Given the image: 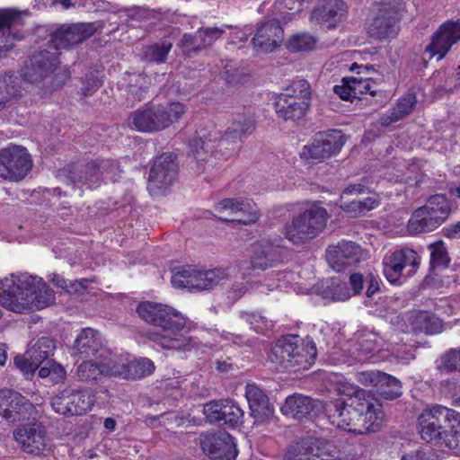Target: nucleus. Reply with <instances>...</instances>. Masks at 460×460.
Masks as SVG:
<instances>
[{
	"label": "nucleus",
	"mask_w": 460,
	"mask_h": 460,
	"mask_svg": "<svg viewBox=\"0 0 460 460\" xmlns=\"http://www.w3.org/2000/svg\"><path fill=\"white\" fill-rule=\"evenodd\" d=\"M341 84L334 85L333 92L341 99L344 101H353L356 99V93L354 92L352 83H350V77H344L341 80Z\"/></svg>",
	"instance_id": "0e129e2a"
},
{
	"label": "nucleus",
	"mask_w": 460,
	"mask_h": 460,
	"mask_svg": "<svg viewBox=\"0 0 460 460\" xmlns=\"http://www.w3.org/2000/svg\"><path fill=\"white\" fill-rule=\"evenodd\" d=\"M119 85L131 96L133 102H140L151 85V79L144 73H125Z\"/></svg>",
	"instance_id": "2f4dec72"
},
{
	"label": "nucleus",
	"mask_w": 460,
	"mask_h": 460,
	"mask_svg": "<svg viewBox=\"0 0 460 460\" xmlns=\"http://www.w3.org/2000/svg\"><path fill=\"white\" fill-rule=\"evenodd\" d=\"M34 407L20 393L11 389H0V416L9 423L26 420Z\"/></svg>",
	"instance_id": "6ab92c4d"
},
{
	"label": "nucleus",
	"mask_w": 460,
	"mask_h": 460,
	"mask_svg": "<svg viewBox=\"0 0 460 460\" xmlns=\"http://www.w3.org/2000/svg\"><path fill=\"white\" fill-rule=\"evenodd\" d=\"M284 31L276 19L268 20L258 25L252 40L253 49L258 52H271L283 40Z\"/></svg>",
	"instance_id": "b1692460"
},
{
	"label": "nucleus",
	"mask_w": 460,
	"mask_h": 460,
	"mask_svg": "<svg viewBox=\"0 0 460 460\" xmlns=\"http://www.w3.org/2000/svg\"><path fill=\"white\" fill-rule=\"evenodd\" d=\"M417 103V97L414 93L408 92L402 95L396 102L395 106L387 111L381 117V124L385 127L390 126L408 116L413 111Z\"/></svg>",
	"instance_id": "72a5a7b5"
},
{
	"label": "nucleus",
	"mask_w": 460,
	"mask_h": 460,
	"mask_svg": "<svg viewBox=\"0 0 460 460\" xmlns=\"http://www.w3.org/2000/svg\"><path fill=\"white\" fill-rule=\"evenodd\" d=\"M21 13L14 9L0 10V56L14 45L15 40L22 39L20 28L22 26Z\"/></svg>",
	"instance_id": "5701e85b"
},
{
	"label": "nucleus",
	"mask_w": 460,
	"mask_h": 460,
	"mask_svg": "<svg viewBox=\"0 0 460 460\" xmlns=\"http://www.w3.org/2000/svg\"><path fill=\"white\" fill-rule=\"evenodd\" d=\"M342 393L348 395L354 394L353 407H356L358 414L363 416L360 420L363 422L355 427L358 434L377 432L384 420L383 407L379 401L367 394L364 390L353 386H350L348 392L344 389Z\"/></svg>",
	"instance_id": "9b49d317"
},
{
	"label": "nucleus",
	"mask_w": 460,
	"mask_h": 460,
	"mask_svg": "<svg viewBox=\"0 0 460 460\" xmlns=\"http://www.w3.org/2000/svg\"><path fill=\"white\" fill-rule=\"evenodd\" d=\"M282 250L270 241L261 240L253 245L251 257L252 269L265 270L281 261Z\"/></svg>",
	"instance_id": "cd10ccee"
},
{
	"label": "nucleus",
	"mask_w": 460,
	"mask_h": 460,
	"mask_svg": "<svg viewBox=\"0 0 460 460\" xmlns=\"http://www.w3.org/2000/svg\"><path fill=\"white\" fill-rule=\"evenodd\" d=\"M397 259L394 260L391 252L384 257L383 272L386 279L393 285L400 286L410 277L407 271H402L401 266L398 265Z\"/></svg>",
	"instance_id": "79ce46f5"
},
{
	"label": "nucleus",
	"mask_w": 460,
	"mask_h": 460,
	"mask_svg": "<svg viewBox=\"0 0 460 460\" xmlns=\"http://www.w3.org/2000/svg\"><path fill=\"white\" fill-rule=\"evenodd\" d=\"M316 354L312 339L288 334L276 341L268 358L279 371H299L308 369L314 363Z\"/></svg>",
	"instance_id": "39448f33"
},
{
	"label": "nucleus",
	"mask_w": 460,
	"mask_h": 460,
	"mask_svg": "<svg viewBox=\"0 0 460 460\" xmlns=\"http://www.w3.org/2000/svg\"><path fill=\"white\" fill-rule=\"evenodd\" d=\"M241 316L257 333L264 334L272 328L271 322L259 312L243 313Z\"/></svg>",
	"instance_id": "5fc2aeb1"
},
{
	"label": "nucleus",
	"mask_w": 460,
	"mask_h": 460,
	"mask_svg": "<svg viewBox=\"0 0 460 460\" xmlns=\"http://www.w3.org/2000/svg\"><path fill=\"white\" fill-rule=\"evenodd\" d=\"M460 40V20L444 22L433 34L431 42L426 47L425 53L429 58L437 57L441 60L452 46Z\"/></svg>",
	"instance_id": "4be33fe9"
},
{
	"label": "nucleus",
	"mask_w": 460,
	"mask_h": 460,
	"mask_svg": "<svg viewBox=\"0 0 460 460\" xmlns=\"http://www.w3.org/2000/svg\"><path fill=\"white\" fill-rule=\"evenodd\" d=\"M439 226L438 218L430 217L422 207L417 208L410 217L407 230L411 234H418L424 232H431Z\"/></svg>",
	"instance_id": "c9c22d12"
},
{
	"label": "nucleus",
	"mask_w": 460,
	"mask_h": 460,
	"mask_svg": "<svg viewBox=\"0 0 460 460\" xmlns=\"http://www.w3.org/2000/svg\"><path fill=\"white\" fill-rule=\"evenodd\" d=\"M203 412L210 423L235 428L243 422V411L232 400L210 401L204 404Z\"/></svg>",
	"instance_id": "412c9836"
},
{
	"label": "nucleus",
	"mask_w": 460,
	"mask_h": 460,
	"mask_svg": "<svg viewBox=\"0 0 460 460\" xmlns=\"http://www.w3.org/2000/svg\"><path fill=\"white\" fill-rule=\"evenodd\" d=\"M393 258L397 259L398 265L402 271H407L408 276H412L420 263V257L411 248L402 247L391 252Z\"/></svg>",
	"instance_id": "a19ab883"
},
{
	"label": "nucleus",
	"mask_w": 460,
	"mask_h": 460,
	"mask_svg": "<svg viewBox=\"0 0 460 460\" xmlns=\"http://www.w3.org/2000/svg\"><path fill=\"white\" fill-rule=\"evenodd\" d=\"M172 47L171 42L162 41L148 46L143 53L145 60L157 64L164 63Z\"/></svg>",
	"instance_id": "8fccbe9b"
},
{
	"label": "nucleus",
	"mask_w": 460,
	"mask_h": 460,
	"mask_svg": "<svg viewBox=\"0 0 460 460\" xmlns=\"http://www.w3.org/2000/svg\"><path fill=\"white\" fill-rule=\"evenodd\" d=\"M70 179L74 183L81 184L90 190L96 189L102 183V177L100 175L99 165H96V160L71 172Z\"/></svg>",
	"instance_id": "f704fd0d"
},
{
	"label": "nucleus",
	"mask_w": 460,
	"mask_h": 460,
	"mask_svg": "<svg viewBox=\"0 0 460 460\" xmlns=\"http://www.w3.org/2000/svg\"><path fill=\"white\" fill-rule=\"evenodd\" d=\"M100 86L101 81L99 78L95 75L90 74L85 76L79 93L84 97L91 96L99 89Z\"/></svg>",
	"instance_id": "338daca9"
},
{
	"label": "nucleus",
	"mask_w": 460,
	"mask_h": 460,
	"mask_svg": "<svg viewBox=\"0 0 460 460\" xmlns=\"http://www.w3.org/2000/svg\"><path fill=\"white\" fill-rule=\"evenodd\" d=\"M379 393L386 400H394L402 394V383L396 377L389 375V379H383Z\"/></svg>",
	"instance_id": "13d9d810"
},
{
	"label": "nucleus",
	"mask_w": 460,
	"mask_h": 460,
	"mask_svg": "<svg viewBox=\"0 0 460 460\" xmlns=\"http://www.w3.org/2000/svg\"><path fill=\"white\" fill-rule=\"evenodd\" d=\"M314 438L307 437L291 445L285 455V460H313Z\"/></svg>",
	"instance_id": "a18cd8bd"
},
{
	"label": "nucleus",
	"mask_w": 460,
	"mask_h": 460,
	"mask_svg": "<svg viewBox=\"0 0 460 460\" xmlns=\"http://www.w3.org/2000/svg\"><path fill=\"white\" fill-rule=\"evenodd\" d=\"M200 447L212 460H234L238 454L234 439L227 432L202 434Z\"/></svg>",
	"instance_id": "aec40b11"
},
{
	"label": "nucleus",
	"mask_w": 460,
	"mask_h": 460,
	"mask_svg": "<svg viewBox=\"0 0 460 460\" xmlns=\"http://www.w3.org/2000/svg\"><path fill=\"white\" fill-rule=\"evenodd\" d=\"M186 111V106L179 102L167 105H151L137 110L130 115V124L138 131L163 130L177 121Z\"/></svg>",
	"instance_id": "0eeeda50"
},
{
	"label": "nucleus",
	"mask_w": 460,
	"mask_h": 460,
	"mask_svg": "<svg viewBox=\"0 0 460 460\" xmlns=\"http://www.w3.org/2000/svg\"><path fill=\"white\" fill-rule=\"evenodd\" d=\"M66 376V372L65 368L54 360H48L45 365L39 367V376L48 378L52 384L63 382Z\"/></svg>",
	"instance_id": "3c124183"
},
{
	"label": "nucleus",
	"mask_w": 460,
	"mask_h": 460,
	"mask_svg": "<svg viewBox=\"0 0 460 460\" xmlns=\"http://www.w3.org/2000/svg\"><path fill=\"white\" fill-rule=\"evenodd\" d=\"M232 25H224L223 27H208L198 30V39L200 41L201 48H207L212 45L216 40L221 38L226 29H231Z\"/></svg>",
	"instance_id": "4d7b16f0"
},
{
	"label": "nucleus",
	"mask_w": 460,
	"mask_h": 460,
	"mask_svg": "<svg viewBox=\"0 0 460 460\" xmlns=\"http://www.w3.org/2000/svg\"><path fill=\"white\" fill-rule=\"evenodd\" d=\"M75 349L81 358H101L105 351L103 339L99 332L84 328L75 341Z\"/></svg>",
	"instance_id": "bb28decb"
},
{
	"label": "nucleus",
	"mask_w": 460,
	"mask_h": 460,
	"mask_svg": "<svg viewBox=\"0 0 460 460\" xmlns=\"http://www.w3.org/2000/svg\"><path fill=\"white\" fill-rule=\"evenodd\" d=\"M70 407L73 415H82L92 409L95 402V396L84 390H69Z\"/></svg>",
	"instance_id": "37998d69"
},
{
	"label": "nucleus",
	"mask_w": 460,
	"mask_h": 460,
	"mask_svg": "<svg viewBox=\"0 0 460 460\" xmlns=\"http://www.w3.org/2000/svg\"><path fill=\"white\" fill-rule=\"evenodd\" d=\"M94 31V26L91 23H75L63 25L51 31L46 48L30 58L29 64L22 75L24 81L35 83L52 74L59 63L58 50L84 41L90 38Z\"/></svg>",
	"instance_id": "7ed1b4c3"
},
{
	"label": "nucleus",
	"mask_w": 460,
	"mask_h": 460,
	"mask_svg": "<svg viewBox=\"0 0 460 460\" xmlns=\"http://www.w3.org/2000/svg\"><path fill=\"white\" fill-rule=\"evenodd\" d=\"M13 438L27 454L46 456L51 451L50 440L40 423L34 422L15 429Z\"/></svg>",
	"instance_id": "dca6fc26"
},
{
	"label": "nucleus",
	"mask_w": 460,
	"mask_h": 460,
	"mask_svg": "<svg viewBox=\"0 0 460 460\" xmlns=\"http://www.w3.org/2000/svg\"><path fill=\"white\" fill-rule=\"evenodd\" d=\"M137 312L141 319L160 330L150 332L148 339L165 349L190 350L198 344L197 338L189 335L186 317L166 305L145 301Z\"/></svg>",
	"instance_id": "f257e3e1"
},
{
	"label": "nucleus",
	"mask_w": 460,
	"mask_h": 460,
	"mask_svg": "<svg viewBox=\"0 0 460 460\" xmlns=\"http://www.w3.org/2000/svg\"><path fill=\"white\" fill-rule=\"evenodd\" d=\"M350 83H352L354 92L356 93V99H359V95L365 93H369L372 96L376 94V91L372 89L371 81L368 78L350 77Z\"/></svg>",
	"instance_id": "69168bd1"
},
{
	"label": "nucleus",
	"mask_w": 460,
	"mask_h": 460,
	"mask_svg": "<svg viewBox=\"0 0 460 460\" xmlns=\"http://www.w3.org/2000/svg\"><path fill=\"white\" fill-rule=\"evenodd\" d=\"M314 289L315 293L323 299L332 302L345 301L351 296V291L346 282L337 277L322 280L315 286Z\"/></svg>",
	"instance_id": "7c9ffc66"
},
{
	"label": "nucleus",
	"mask_w": 460,
	"mask_h": 460,
	"mask_svg": "<svg viewBox=\"0 0 460 460\" xmlns=\"http://www.w3.org/2000/svg\"><path fill=\"white\" fill-rule=\"evenodd\" d=\"M177 156L172 153H164L156 156L150 169L147 189L158 194L167 190L176 181L179 172Z\"/></svg>",
	"instance_id": "2eb2a0df"
},
{
	"label": "nucleus",
	"mask_w": 460,
	"mask_h": 460,
	"mask_svg": "<svg viewBox=\"0 0 460 460\" xmlns=\"http://www.w3.org/2000/svg\"><path fill=\"white\" fill-rule=\"evenodd\" d=\"M314 402L309 396L294 394L286 398L280 411L285 416L301 420L306 417L314 409Z\"/></svg>",
	"instance_id": "473e14b6"
},
{
	"label": "nucleus",
	"mask_w": 460,
	"mask_h": 460,
	"mask_svg": "<svg viewBox=\"0 0 460 460\" xmlns=\"http://www.w3.org/2000/svg\"><path fill=\"white\" fill-rule=\"evenodd\" d=\"M240 142L229 134L227 129L224 135L218 130H212L202 136L195 137L189 142V155L193 157L197 164L207 161L212 155H219L229 157L239 147Z\"/></svg>",
	"instance_id": "1a4fd4ad"
},
{
	"label": "nucleus",
	"mask_w": 460,
	"mask_h": 460,
	"mask_svg": "<svg viewBox=\"0 0 460 460\" xmlns=\"http://www.w3.org/2000/svg\"><path fill=\"white\" fill-rule=\"evenodd\" d=\"M33 162L27 149L10 145L0 150V176L9 181L18 182L31 172Z\"/></svg>",
	"instance_id": "ddd939ff"
},
{
	"label": "nucleus",
	"mask_w": 460,
	"mask_h": 460,
	"mask_svg": "<svg viewBox=\"0 0 460 460\" xmlns=\"http://www.w3.org/2000/svg\"><path fill=\"white\" fill-rule=\"evenodd\" d=\"M128 358L122 357L110 358L105 364L106 376H119L128 379Z\"/></svg>",
	"instance_id": "052dcab7"
},
{
	"label": "nucleus",
	"mask_w": 460,
	"mask_h": 460,
	"mask_svg": "<svg viewBox=\"0 0 460 460\" xmlns=\"http://www.w3.org/2000/svg\"><path fill=\"white\" fill-rule=\"evenodd\" d=\"M420 438L452 449L460 442V413L442 405L426 409L418 418Z\"/></svg>",
	"instance_id": "20e7f679"
},
{
	"label": "nucleus",
	"mask_w": 460,
	"mask_h": 460,
	"mask_svg": "<svg viewBox=\"0 0 460 460\" xmlns=\"http://www.w3.org/2000/svg\"><path fill=\"white\" fill-rule=\"evenodd\" d=\"M56 341L49 337H41L28 349V357L34 360V366H41L53 356Z\"/></svg>",
	"instance_id": "ea45409f"
},
{
	"label": "nucleus",
	"mask_w": 460,
	"mask_h": 460,
	"mask_svg": "<svg viewBox=\"0 0 460 460\" xmlns=\"http://www.w3.org/2000/svg\"><path fill=\"white\" fill-rule=\"evenodd\" d=\"M399 8L387 0L376 3L367 22V33L377 40L394 38L398 32Z\"/></svg>",
	"instance_id": "f8f14e48"
},
{
	"label": "nucleus",
	"mask_w": 460,
	"mask_h": 460,
	"mask_svg": "<svg viewBox=\"0 0 460 460\" xmlns=\"http://www.w3.org/2000/svg\"><path fill=\"white\" fill-rule=\"evenodd\" d=\"M347 13L348 6L343 0H322L313 9L311 21L333 28L345 19Z\"/></svg>",
	"instance_id": "393cba45"
},
{
	"label": "nucleus",
	"mask_w": 460,
	"mask_h": 460,
	"mask_svg": "<svg viewBox=\"0 0 460 460\" xmlns=\"http://www.w3.org/2000/svg\"><path fill=\"white\" fill-rule=\"evenodd\" d=\"M215 210L219 214L226 212L229 216H219V220L243 225L255 223L260 216L257 205L252 200L243 198L224 199L216 205Z\"/></svg>",
	"instance_id": "f3484780"
},
{
	"label": "nucleus",
	"mask_w": 460,
	"mask_h": 460,
	"mask_svg": "<svg viewBox=\"0 0 460 460\" xmlns=\"http://www.w3.org/2000/svg\"><path fill=\"white\" fill-rule=\"evenodd\" d=\"M422 208L430 217L438 218L440 225L447 220L451 213L450 202L443 194L429 197Z\"/></svg>",
	"instance_id": "58836bf2"
},
{
	"label": "nucleus",
	"mask_w": 460,
	"mask_h": 460,
	"mask_svg": "<svg viewBox=\"0 0 460 460\" xmlns=\"http://www.w3.org/2000/svg\"><path fill=\"white\" fill-rule=\"evenodd\" d=\"M254 128V117L249 113H239L234 117L227 129L229 130V134L234 136V138H236L242 143L252 133Z\"/></svg>",
	"instance_id": "4c0bfd02"
},
{
	"label": "nucleus",
	"mask_w": 460,
	"mask_h": 460,
	"mask_svg": "<svg viewBox=\"0 0 460 460\" xmlns=\"http://www.w3.org/2000/svg\"><path fill=\"white\" fill-rule=\"evenodd\" d=\"M245 397L249 404L251 416L257 423L270 420L274 413V407L270 402L265 392L256 384H247Z\"/></svg>",
	"instance_id": "a878e982"
},
{
	"label": "nucleus",
	"mask_w": 460,
	"mask_h": 460,
	"mask_svg": "<svg viewBox=\"0 0 460 460\" xmlns=\"http://www.w3.org/2000/svg\"><path fill=\"white\" fill-rule=\"evenodd\" d=\"M377 347L376 335L375 333L366 332L358 337V341L353 345L351 354L355 360L365 362L373 357Z\"/></svg>",
	"instance_id": "e433bc0d"
},
{
	"label": "nucleus",
	"mask_w": 460,
	"mask_h": 460,
	"mask_svg": "<svg viewBox=\"0 0 460 460\" xmlns=\"http://www.w3.org/2000/svg\"><path fill=\"white\" fill-rule=\"evenodd\" d=\"M105 364L93 360H85L77 367V375L82 381H95L106 376Z\"/></svg>",
	"instance_id": "49530a36"
},
{
	"label": "nucleus",
	"mask_w": 460,
	"mask_h": 460,
	"mask_svg": "<svg viewBox=\"0 0 460 460\" xmlns=\"http://www.w3.org/2000/svg\"><path fill=\"white\" fill-rule=\"evenodd\" d=\"M54 301V291L37 275L12 273L0 281V305L10 311L24 314L41 310Z\"/></svg>",
	"instance_id": "f03ea898"
},
{
	"label": "nucleus",
	"mask_w": 460,
	"mask_h": 460,
	"mask_svg": "<svg viewBox=\"0 0 460 460\" xmlns=\"http://www.w3.org/2000/svg\"><path fill=\"white\" fill-rule=\"evenodd\" d=\"M317 40L313 35L301 32L288 40V48L293 52L310 51L314 49Z\"/></svg>",
	"instance_id": "864d4df0"
},
{
	"label": "nucleus",
	"mask_w": 460,
	"mask_h": 460,
	"mask_svg": "<svg viewBox=\"0 0 460 460\" xmlns=\"http://www.w3.org/2000/svg\"><path fill=\"white\" fill-rule=\"evenodd\" d=\"M414 331L426 334H435L441 331V323L434 314L429 312H419L412 321Z\"/></svg>",
	"instance_id": "c03bdc74"
},
{
	"label": "nucleus",
	"mask_w": 460,
	"mask_h": 460,
	"mask_svg": "<svg viewBox=\"0 0 460 460\" xmlns=\"http://www.w3.org/2000/svg\"><path fill=\"white\" fill-rule=\"evenodd\" d=\"M330 214L320 202L309 203L284 227L285 237L295 244L305 243L323 232Z\"/></svg>",
	"instance_id": "423d86ee"
},
{
	"label": "nucleus",
	"mask_w": 460,
	"mask_h": 460,
	"mask_svg": "<svg viewBox=\"0 0 460 460\" xmlns=\"http://www.w3.org/2000/svg\"><path fill=\"white\" fill-rule=\"evenodd\" d=\"M402 460H439V458L432 449L421 448L402 456Z\"/></svg>",
	"instance_id": "774afa93"
},
{
	"label": "nucleus",
	"mask_w": 460,
	"mask_h": 460,
	"mask_svg": "<svg viewBox=\"0 0 460 460\" xmlns=\"http://www.w3.org/2000/svg\"><path fill=\"white\" fill-rule=\"evenodd\" d=\"M311 87L306 80L294 81L275 101L276 114L286 121L302 119L309 109Z\"/></svg>",
	"instance_id": "6e6552de"
},
{
	"label": "nucleus",
	"mask_w": 460,
	"mask_h": 460,
	"mask_svg": "<svg viewBox=\"0 0 460 460\" xmlns=\"http://www.w3.org/2000/svg\"><path fill=\"white\" fill-rule=\"evenodd\" d=\"M228 276L229 273L224 268L200 270L187 265L174 271L171 282L174 288H187L190 292H196L210 290Z\"/></svg>",
	"instance_id": "9d476101"
},
{
	"label": "nucleus",
	"mask_w": 460,
	"mask_h": 460,
	"mask_svg": "<svg viewBox=\"0 0 460 460\" xmlns=\"http://www.w3.org/2000/svg\"><path fill=\"white\" fill-rule=\"evenodd\" d=\"M346 142L341 130L329 129L316 133L311 142L303 146L301 157L323 161L338 155Z\"/></svg>",
	"instance_id": "4468645a"
},
{
	"label": "nucleus",
	"mask_w": 460,
	"mask_h": 460,
	"mask_svg": "<svg viewBox=\"0 0 460 460\" xmlns=\"http://www.w3.org/2000/svg\"><path fill=\"white\" fill-rule=\"evenodd\" d=\"M429 249L430 251V269H447L449 267L450 258L442 241L431 243Z\"/></svg>",
	"instance_id": "09e8293b"
},
{
	"label": "nucleus",
	"mask_w": 460,
	"mask_h": 460,
	"mask_svg": "<svg viewBox=\"0 0 460 460\" xmlns=\"http://www.w3.org/2000/svg\"><path fill=\"white\" fill-rule=\"evenodd\" d=\"M155 370L154 362L146 358L128 360V379H140L150 376Z\"/></svg>",
	"instance_id": "de8ad7c7"
},
{
	"label": "nucleus",
	"mask_w": 460,
	"mask_h": 460,
	"mask_svg": "<svg viewBox=\"0 0 460 460\" xmlns=\"http://www.w3.org/2000/svg\"><path fill=\"white\" fill-rule=\"evenodd\" d=\"M50 405L52 410L57 413L73 415V411L70 407L69 389H65L53 396L50 401Z\"/></svg>",
	"instance_id": "bf43d9fd"
},
{
	"label": "nucleus",
	"mask_w": 460,
	"mask_h": 460,
	"mask_svg": "<svg viewBox=\"0 0 460 460\" xmlns=\"http://www.w3.org/2000/svg\"><path fill=\"white\" fill-rule=\"evenodd\" d=\"M313 460L314 457L321 458V460H330L333 458L336 460L338 457V451L334 444L332 442L319 438H314L313 443Z\"/></svg>",
	"instance_id": "603ef678"
},
{
	"label": "nucleus",
	"mask_w": 460,
	"mask_h": 460,
	"mask_svg": "<svg viewBox=\"0 0 460 460\" xmlns=\"http://www.w3.org/2000/svg\"><path fill=\"white\" fill-rule=\"evenodd\" d=\"M349 400V403L339 398L334 401L326 402L323 406L324 414L330 424L341 430H343L342 421L349 424V419L353 415L351 411L354 410V396Z\"/></svg>",
	"instance_id": "c85d7f7f"
},
{
	"label": "nucleus",
	"mask_w": 460,
	"mask_h": 460,
	"mask_svg": "<svg viewBox=\"0 0 460 460\" xmlns=\"http://www.w3.org/2000/svg\"><path fill=\"white\" fill-rule=\"evenodd\" d=\"M22 80L13 72L0 76V111L13 105L22 96Z\"/></svg>",
	"instance_id": "c756f323"
},
{
	"label": "nucleus",
	"mask_w": 460,
	"mask_h": 460,
	"mask_svg": "<svg viewBox=\"0 0 460 460\" xmlns=\"http://www.w3.org/2000/svg\"><path fill=\"white\" fill-rule=\"evenodd\" d=\"M388 378L389 375L377 370H368L360 372L358 380L364 385L381 386L383 379Z\"/></svg>",
	"instance_id": "680f3d73"
},
{
	"label": "nucleus",
	"mask_w": 460,
	"mask_h": 460,
	"mask_svg": "<svg viewBox=\"0 0 460 460\" xmlns=\"http://www.w3.org/2000/svg\"><path fill=\"white\" fill-rule=\"evenodd\" d=\"M325 256L329 265L338 272L357 266L365 258L360 245L345 240L329 246Z\"/></svg>",
	"instance_id": "a211bd4d"
},
{
	"label": "nucleus",
	"mask_w": 460,
	"mask_h": 460,
	"mask_svg": "<svg viewBox=\"0 0 460 460\" xmlns=\"http://www.w3.org/2000/svg\"><path fill=\"white\" fill-rule=\"evenodd\" d=\"M96 165H99L100 175L104 181H116L121 173V169L117 162L111 159H96Z\"/></svg>",
	"instance_id": "6e6d98bb"
},
{
	"label": "nucleus",
	"mask_w": 460,
	"mask_h": 460,
	"mask_svg": "<svg viewBox=\"0 0 460 460\" xmlns=\"http://www.w3.org/2000/svg\"><path fill=\"white\" fill-rule=\"evenodd\" d=\"M441 366L447 371L460 372V347L447 350L441 358Z\"/></svg>",
	"instance_id": "e2e57ef3"
}]
</instances>
